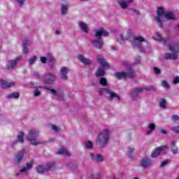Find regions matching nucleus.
I'll list each match as a JSON object with an SVG mask.
<instances>
[{"instance_id": "obj_18", "label": "nucleus", "mask_w": 179, "mask_h": 179, "mask_svg": "<svg viewBox=\"0 0 179 179\" xmlns=\"http://www.w3.org/2000/svg\"><path fill=\"white\" fill-rule=\"evenodd\" d=\"M78 26L81 30V31H83V33H85V34H87L89 31H90V29H89V25L86 24L85 22L80 21L78 22Z\"/></svg>"}, {"instance_id": "obj_25", "label": "nucleus", "mask_w": 179, "mask_h": 179, "mask_svg": "<svg viewBox=\"0 0 179 179\" xmlns=\"http://www.w3.org/2000/svg\"><path fill=\"white\" fill-rule=\"evenodd\" d=\"M134 34V31L132 29H129L127 33V37L124 38V36L122 34L120 35V38L122 40V41H125V40H129V37Z\"/></svg>"}, {"instance_id": "obj_10", "label": "nucleus", "mask_w": 179, "mask_h": 179, "mask_svg": "<svg viewBox=\"0 0 179 179\" xmlns=\"http://www.w3.org/2000/svg\"><path fill=\"white\" fill-rule=\"evenodd\" d=\"M22 56H18L14 59L8 60L6 65V71H13L15 67L17 66V63L19 62V61L22 60Z\"/></svg>"}, {"instance_id": "obj_37", "label": "nucleus", "mask_w": 179, "mask_h": 179, "mask_svg": "<svg viewBox=\"0 0 179 179\" xmlns=\"http://www.w3.org/2000/svg\"><path fill=\"white\" fill-rule=\"evenodd\" d=\"M36 59H37V56H32L28 60L29 64L33 65L34 64V62H36Z\"/></svg>"}, {"instance_id": "obj_33", "label": "nucleus", "mask_w": 179, "mask_h": 179, "mask_svg": "<svg viewBox=\"0 0 179 179\" xmlns=\"http://www.w3.org/2000/svg\"><path fill=\"white\" fill-rule=\"evenodd\" d=\"M34 90V97H39V96H41V91L38 90V87H33Z\"/></svg>"}, {"instance_id": "obj_9", "label": "nucleus", "mask_w": 179, "mask_h": 179, "mask_svg": "<svg viewBox=\"0 0 179 179\" xmlns=\"http://www.w3.org/2000/svg\"><path fill=\"white\" fill-rule=\"evenodd\" d=\"M57 80V76L52 72H48L46 75L41 78V82L46 85H52Z\"/></svg>"}, {"instance_id": "obj_2", "label": "nucleus", "mask_w": 179, "mask_h": 179, "mask_svg": "<svg viewBox=\"0 0 179 179\" xmlns=\"http://www.w3.org/2000/svg\"><path fill=\"white\" fill-rule=\"evenodd\" d=\"M110 134H111V131L107 128L103 129L99 133L96 137V144L99 148H104V146L108 143V141H110Z\"/></svg>"}, {"instance_id": "obj_5", "label": "nucleus", "mask_w": 179, "mask_h": 179, "mask_svg": "<svg viewBox=\"0 0 179 179\" xmlns=\"http://www.w3.org/2000/svg\"><path fill=\"white\" fill-rule=\"evenodd\" d=\"M99 93L101 96H104L105 93L108 94V100H114L115 99L117 101L121 100V96L115 93L109 87H103L99 90Z\"/></svg>"}, {"instance_id": "obj_31", "label": "nucleus", "mask_w": 179, "mask_h": 179, "mask_svg": "<svg viewBox=\"0 0 179 179\" xmlns=\"http://www.w3.org/2000/svg\"><path fill=\"white\" fill-rule=\"evenodd\" d=\"M20 96V94H19V92H13L8 94L7 99H15V100H17V99H19Z\"/></svg>"}, {"instance_id": "obj_21", "label": "nucleus", "mask_w": 179, "mask_h": 179, "mask_svg": "<svg viewBox=\"0 0 179 179\" xmlns=\"http://www.w3.org/2000/svg\"><path fill=\"white\" fill-rule=\"evenodd\" d=\"M152 164V160L149 158H143L140 161V166L143 169H149Z\"/></svg>"}, {"instance_id": "obj_52", "label": "nucleus", "mask_w": 179, "mask_h": 179, "mask_svg": "<svg viewBox=\"0 0 179 179\" xmlns=\"http://www.w3.org/2000/svg\"><path fill=\"white\" fill-rule=\"evenodd\" d=\"M160 132H161V134H164V135H166V134H167V131H166V130H164V129L161 130Z\"/></svg>"}, {"instance_id": "obj_27", "label": "nucleus", "mask_w": 179, "mask_h": 179, "mask_svg": "<svg viewBox=\"0 0 179 179\" xmlns=\"http://www.w3.org/2000/svg\"><path fill=\"white\" fill-rule=\"evenodd\" d=\"M117 2L118 3V5H120V8H122V9H127V8H128V6L129 5L124 0H117Z\"/></svg>"}, {"instance_id": "obj_55", "label": "nucleus", "mask_w": 179, "mask_h": 179, "mask_svg": "<svg viewBox=\"0 0 179 179\" xmlns=\"http://www.w3.org/2000/svg\"><path fill=\"white\" fill-rule=\"evenodd\" d=\"M126 2L129 5V3H131V2H134V0H127Z\"/></svg>"}, {"instance_id": "obj_14", "label": "nucleus", "mask_w": 179, "mask_h": 179, "mask_svg": "<svg viewBox=\"0 0 179 179\" xmlns=\"http://www.w3.org/2000/svg\"><path fill=\"white\" fill-rule=\"evenodd\" d=\"M34 164V163L33 162V161L27 162L26 164V165L24 166L20 170V173H21V174H24V176H27V174H29V171H30V170H31V169H33V165Z\"/></svg>"}, {"instance_id": "obj_46", "label": "nucleus", "mask_w": 179, "mask_h": 179, "mask_svg": "<svg viewBox=\"0 0 179 179\" xmlns=\"http://www.w3.org/2000/svg\"><path fill=\"white\" fill-rule=\"evenodd\" d=\"M171 120L172 121H175V122L179 121V116L177 115H174L172 116Z\"/></svg>"}, {"instance_id": "obj_11", "label": "nucleus", "mask_w": 179, "mask_h": 179, "mask_svg": "<svg viewBox=\"0 0 179 179\" xmlns=\"http://www.w3.org/2000/svg\"><path fill=\"white\" fill-rule=\"evenodd\" d=\"M54 169H55V164L54 162H50L45 166L38 165L36 168V171L42 174V173H45V171H48V170H54Z\"/></svg>"}, {"instance_id": "obj_17", "label": "nucleus", "mask_w": 179, "mask_h": 179, "mask_svg": "<svg viewBox=\"0 0 179 179\" xmlns=\"http://www.w3.org/2000/svg\"><path fill=\"white\" fill-rule=\"evenodd\" d=\"M165 149H167V145H162L157 148L154 151L152 152L151 157H158V156H160L163 150H165Z\"/></svg>"}, {"instance_id": "obj_41", "label": "nucleus", "mask_w": 179, "mask_h": 179, "mask_svg": "<svg viewBox=\"0 0 179 179\" xmlns=\"http://www.w3.org/2000/svg\"><path fill=\"white\" fill-rule=\"evenodd\" d=\"M52 131H54V132H59V127H58L57 125L55 124H52Z\"/></svg>"}, {"instance_id": "obj_19", "label": "nucleus", "mask_w": 179, "mask_h": 179, "mask_svg": "<svg viewBox=\"0 0 179 179\" xmlns=\"http://www.w3.org/2000/svg\"><path fill=\"white\" fill-rule=\"evenodd\" d=\"M24 141V132L20 131L17 134V140L11 143V148L15 149V146L16 143H17V142H20L21 143H23Z\"/></svg>"}, {"instance_id": "obj_34", "label": "nucleus", "mask_w": 179, "mask_h": 179, "mask_svg": "<svg viewBox=\"0 0 179 179\" xmlns=\"http://www.w3.org/2000/svg\"><path fill=\"white\" fill-rule=\"evenodd\" d=\"M99 85L103 87H106V86H107V79L104 77H101L99 80Z\"/></svg>"}, {"instance_id": "obj_13", "label": "nucleus", "mask_w": 179, "mask_h": 179, "mask_svg": "<svg viewBox=\"0 0 179 179\" xmlns=\"http://www.w3.org/2000/svg\"><path fill=\"white\" fill-rule=\"evenodd\" d=\"M27 154V150L25 148H22L20 152L17 153L15 157V162L17 164H20L22 160H23V157L24 155Z\"/></svg>"}, {"instance_id": "obj_22", "label": "nucleus", "mask_w": 179, "mask_h": 179, "mask_svg": "<svg viewBox=\"0 0 179 179\" xmlns=\"http://www.w3.org/2000/svg\"><path fill=\"white\" fill-rule=\"evenodd\" d=\"M78 61H80V62H82V64H84V65H91L92 64V60L83 57V55H79L78 56Z\"/></svg>"}, {"instance_id": "obj_1", "label": "nucleus", "mask_w": 179, "mask_h": 179, "mask_svg": "<svg viewBox=\"0 0 179 179\" xmlns=\"http://www.w3.org/2000/svg\"><path fill=\"white\" fill-rule=\"evenodd\" d=\"M103 36L104 37H107L108 36V32L104 29V28H100L99 29L95 30V37H97L96 39H93L91 43L92 45L94 47V48H98L99 50H101L104 45V42H103V40L100 38Z\"/></svg>"}, {"instance_id": "obj_47", "label": "nucleus", "mask_w": 179, "mask_h": 179, "mask_svg": "<svg viewBox=\"0 0 179 179\" xmlns=\"http://www.w3.org/2000/svg\"><path fill=\"white\" fill-rule=\"evenodd\" d=\"M22 51H23L24 54H28L29 49L27 48V46H22Z\"/></svg>"}, {"instance_id": "obj_7", "label": "nucleus", "mask_w": 179, "mask_h": 179, "mask_svg": "<svg viewBox=\"0 0 179 179\" xmlns=\"http://www.w3.org/2000/svg\"><path fill=\"white\" fill-rule=\"evenodd\" d=\"M164 15H166L164 8L158 7L157 9V16L155 17V22H157L159 27H163V21L164 20Z\"/></svg>"}, {"instance_id": "obj_48", "label": "nucleus", "mask_w": 179, "mask_h": 179, "mask_svg": "<svg viewBox=\"0 0 179 179\" xmlns=\"http://www.w3.org/2000/svg\"><path fill=\"white\" fill-rule=\"evenodd\" d=\"M47 59H48L45 57H41V62H42V64H45L47 62Z\"/></svg>"}, {"instance_id": "obj_56", "label": "nucleus", "mask_w": 179, "mask_h": 179, "mask_svg": "<svg viewBox=\"0 0 179 179\" xmlns=\"http://www.w3.org/2000/svg\"><path fill=\"white\" fill-rule=\"evenodd\" d=\"M35 76H38V73H34Z\"/></svg>"}, {"instance_id": "obj_4", "label": "nucleus", "mask_w": 179, "mask_h": 179, "mask_svg": "<svg viewBox=\"0 0 179 179\" xmlns=\"http://www.w3.org/2000/svg\"><path fill=\"white\" fill-rule=\"evenodd\" d=\"M97 61L101 64V66L97 69L95 76L96 78H103L106 75V69H108L109 65L106 59L101 55L97 56Z\"/></svg>"}, {"instance_id": "obj_35", "label": "nucleus", "mask_w": 179, "mask_h": 179, "mask_svg": "<svg viewBox=\"0 0 179 179\" xmlns=\"http://www.w3.org/2000/svg\"><path fill=\"white\" fill-rule=\"evenodd\" d=\"M135 152V149L130 148H128L127 151V155L128 156V157H129L130 159L132 158V157L134 156V152Z\"/></svg>"}, {"instance_id": "obj_32", "label": "nucleus", "mask_w": 179, "mask_h": 179, "mask_svg": "<svg viewBox=\"0 0 179 179\" xmlns=\"http://www.w3.org/2000/svg\"><path fill=\"white\" fill-rule=\"evenodd\" d=\"M159 107L163 110H166L167 108V101L164 99H162L159 102Z\"/></svg>"}, {"instance_id": "obj_20", "label": "nucleus", "mask_w": 179, "mask_h": 179, "mask_svg": "<svg viewBox=\"0 0 179 179\" xmlns=\"http://www.w3.org/2000/svg\"><path fill=\"white\" fill-rule=\"evenodd\" d=\"M69 9V2L62 3L60 7V13L62 16H65L66 15H68Z\"/></svg>"}, {"instance_id": "obj_40", "label": "nucleus", "mask_w": 179, "mask_h": 179, "mask_svg": "<svg viewBox=\"0 0 179 179\" xmlns=\"http://www.w3.org/2000/svg\"><path fill=\"white\" fill-rule=\"evenodd\" d=\"M31 44V42L28 39H25L22 42V47H29Z\"/></svg>"}, {"instance_id": "obj_6", "label": "nucleus", "mask_w": 179, "mask_h": 179, "mask_svg": "<svg viewBox=\"0 0 179 179\" xmlns=\"http://www.w3.org/2000/svg\"><path fill=\"white\" fill-rule=\"evenodd\" d=\"M38 130L36 129L29 130L28 134L27 135V141H29L31 145H40V141L37 140V138H38Z\"/></svg>"}, {"instance_id": "obj_57", "label": "nucleus", "mask_w": 179, "mask_h": 179, "mask_svg": "<svg viewBox=\"0 0 179 179\" xmlns=\"http://www.w3.org/2000/svg\"><path fill=\"white\" fill-rule=\"evenodd\" d=\"M81 1H87V0H81Z\"/></svg>"}, {"instance_id": "obj_49", "label": "nucleus", "mask_w": 179, "mask_h": 179, "mask_svg": "<svg viewBox=\"0 0 179 179\" xmlns=\"http://www.w3.org/2000/svg\"><path fill=\"white\" fill-rule=\"evenodd\" d=\"M154 71H155V73H156L157 75H159V73H160V69H159L157 67L154 68Z\"/></svg>"}, {"instance_id": "obj_29", "label": "nucleus", "mask_w": 179, "mask_h": 179, "mask_svg": "<svg viewBox=\"0 0 179 179\" xmlns=\"http://www.w3.org/2000/svg\"><path fill=\"white\" fill-rule=\"evenodd\" d=\"M148 129L149 130L146 131V135H150V134L153 132V131L156 129V124L154 123H150L148 124Z\"/></svg>"}, {"instance_id": "obj_36", "label": "nucleus", "mask_w": 179, "mask_h": 179, "mask_svg": "<svg viewBox=\"0 0 179 179\" xmlns=\"http://www.w3.org/2000/svg\"><path fill=\"white\" fill-rule=\"evenodd\" d=\"M84 145L87 149H93V142L90 141H85Z\"/></svg>"}, {"instance_id": "obj_28", "label": "nucleus", "mask_w": 179, "mask_h": 179, "mask_svg": "<svg viewBox=\"0 0 179 179\" xmlns=\"http://www.w3.org/2000/svg\"><path fill=\"white\" fill-rule=\"evenodd\" d=\"M171 150L173 155H177L178 153V148L176 146V141L171 142Z\"/></svg>"}, {"instance_id": "obj_16", "label": "nucleus", "mask_w": 179, "mask_h": 179, "mask_svg": "<svg viewBox=\"0 0 179 179\" xmlns=\"http://www.w3.org/2000/svg\"><path fill=\"white\" fill-rule=\"evenodd\" d=\"M90 156L91 159L94 160V162H96L98 163H101L104 162V160H106V158L104 157V156H103L101 154H94L93 152H90Z\"/></svg>"}, {"instance_id": "obj_23", "label": "nucleus", "mask_w": 179, "mask_h": 179, "mask_svg": "<svg viewBox=\"0 0 179 179\" xmlns=\"http://www.w3.org/2000/svg\"><path fill=\"white\" fill-rule=\"evenodd\" d=\"M154 40L156 41H159V43H162V44H166V39L162 36L159 32H156L155 35L153 36Z\"/></svg>"}, {"instance_id": "obj_50", "label": "nucleus", "mask_w": 179, "mask_h": 179, "mask_svg": "<svg viewBox=\"0 0 179 179\" xmlns=\"http://www.w3.org/2000/svg\"><path fill=\"white\" fill-rule=\"evenodd\" d=\"M62 33V32L60 30H59V29H57V30L55 31V34L56 36H61Z\"/></svg>"}, {"instance_id": "obj_39", "label": "nucleus", "mask_w": 179, "mask_h": 179, "mask_svg": "<svg viewBox=\"0 0 179 179\" xmlns=\"http://www.w3.org/2000/svg\"><path fill=\"white\" fill-rule=\"evenodd\" d=\"M162 86L164 89H170V85H169V83L166 80L162 81Z\"/></svg>"}, {"instance_id": "obj_54", "label": "nucleus", "mask_w": 179, "mask_h": 179, "mask_svg": "<svg viewBox=\"0 0 179 179\" xmlns=\"http://www.w3.org/2000/svg\"><path fill=\"white\" fill-rule=\"evenodd\" d=\"M134 10V12H135L136 15H140V13L138 10Z\"/></svg>"}, {"instance_id": "obj_45", "label": "nucleus", "mask_w": 179, "mask_h": 179, "mask_svg": "<svg viewBox=\"0 0 179 179\" xmlns=\"http://www.w3.org/2000/svg\"><path fill=\"white\" fill-rule=\"evenodd\" d=\"M172 131L176 132V134H179V126H175L172 128Z\"/></svg>"}, {"instance_id": "obj_3", "label": "nucleus", "mask_w": 179, "mask_h": 179, "mask_svg": "<svg viewBox=\"0 0 179 179\" xmlns=\"http://www.w3.org/2000/svg\"><path fill=\"white\" fill-rule=\"evenodd\" d=\"M122 64L123 66H126L127 68V71L115 73V78H117V79H127V78H134L135 71H134V69H132V67H131V64H128V62H123Z\"/></svg>"}, {"instance_id": "obj_44", "label": "nucleus", "mask_w": 179, "mask_h": 179, "mask_svg": "<svg viewBox=\"0 0 179 179\" xmlns=\"http://www.w3.org/2000/svg\"><path fill=\"white\" fill-rule=\"evenodd\" d=\"M170 163V161L169 159H166L162 162L160 167H164V166L169 164Z\"/></svg>"}, {"instance_id": "obj_53", "label": "nucleus", "mask_w": 179, "mask_h": 179, "mask_svg": "<svg viewBox=\"0 0 179 179\" xmlns=\"http://www.w3.org/2000/svg\"><path fill=\"white\" fill-rule=\"evenodd\" d=\"M15 177H20V171L19 172L15 173Z\"/></svg>"}, {"instance_id": "obj_51", "label": "nucleus", "mask_w": 179, "mask_h": 179, "mask_svg": "<svg viewBox=\"0 0 179 179\" xmlns=\"http://www.w3.org/2000/svg\"><path fill=\"white\" fill-rule=\"evenodd\" d=\"M173 83H179V77H176L175 78H173Z\"/></svg>"}, {"instance_id": "obj_38", "label": "nucleus", "mask_w": 179, "mask_h": 179, "mask_svg": "<svg viewBox=\"0 0 179 179\" xmlns=\"http://www.w3.org/2000/svg\"><path fill=\"white\" fill-rule=\"evenodd\" d=\"M46 57L50 62H55V58H54L51 53H48Z\"/></svg>"}, {"instance_id": "obj_42", "label": "nucleus", "mask_w": 179, "mask_h": 179, "mask_svg": "<svg viewBox=\"0 0 179 179\" xmlns=\"http://www.w3.org/2000/svg\"><path fill=\"white\" fill-rule=\"evenodd\" d=\"M47 90H49L50 93L52 94V96L57 95V90L51 88H46Z\"/></svg>"}, {"instance_id": "obj_24", "label": "nucleus", "mask_w": 179, "mask_h": 179, "mask_svg": "<svg viewBox=\"0 0 179 179\" xmlns=\"http://www.w3.org/2000/svg\"><path fill=\"white\" fill-rule=\"evenodd\" d=\"M176 19V16L173 13H166L164 15V22H167V20H174Z\"/></svg>"}, {"instance_id": "obj_30", "label": "nucleus", "mask_w": 179, "mask_h": 179, "mask_svg": "<svg viewBox=\"0 0 179 179\" xmlns=\"http://www.w3.org/2000/svg\"><path fill=\"white\" fill-rule=\"evenodd\" d=\"M143 90H145V88H143V87L135 88L132 91L131 94H132V96H135L139 94V93H142V92H143Z\"/></svg>"}, {"instance_id": "obj_26", "label": "nucleus", "mask_w": 179, "mask_h": 179, "mask_svg": "<svg viewBox=\"0 0 179 179\" xmlns=\"http://www.w3.org/2000/svg\"><path fill=\"white\" fill-rule=\"evenodd\" d=\"M56 153L57 155H62L63 156H71V152L66 148H61Z\"/></svg>"}, {"instance_id": "obj_43", "label": "nucleus", "mask_w": 179, "mask_h": 179, "mask_svg": "<svg viewBox=\"0 0 179 179\" xmlns=\"http://www.w3.org/2000/svg\"><path fill=\"white\" fill-rule=\"evenodd\" d=\"M19 6H23L26 0H15Z\"/></svg>"}, {"instance_id": "obj_12", "label": "nucleus", "mask_w": 179, "mask_h": 179, "mask_svg": "<svg viewBox=\"0 0 179 179\" xmlns=\"http://www.w3.org/2000/svg\"><path fill=\"white\" fill-rule=\"evenodd\" d=\"M69 68L66 66H62L59 69V76L62 80H67L69 79L68 74L70 72Z\"/></svg>"}, {"instance_id": "obj_15", "label": "nucleus", "mask_w": 179, "mask_h": 179, "mask_svg": "<svg viewBox=\"0 0 179 179\" xmlns=\"http://www.w3.org/2000/svg\"><path fill=\"white\" fill-rule=\"evenodd\" d=\"M16 86L15 82H8L3 79H0V87L1 89H10Z\"/></svg>"}, {"instance_id": "obj_8", "label": "nucleus", "mask_w": 179, "mask_h": 179, "mask_svg": "<svg viewBox=\"0 0 179 179\" xmlns=\"http://www.w3.org/2000/svg\"><path fill=\"white\" fill-rule=\"evenodd\" d=\"M145 38L142 36H136L131 41V45L134 48H138L140 52H145V49L142 48L143 45L142 43H145Z\"/></svg>"}]
</instances>
